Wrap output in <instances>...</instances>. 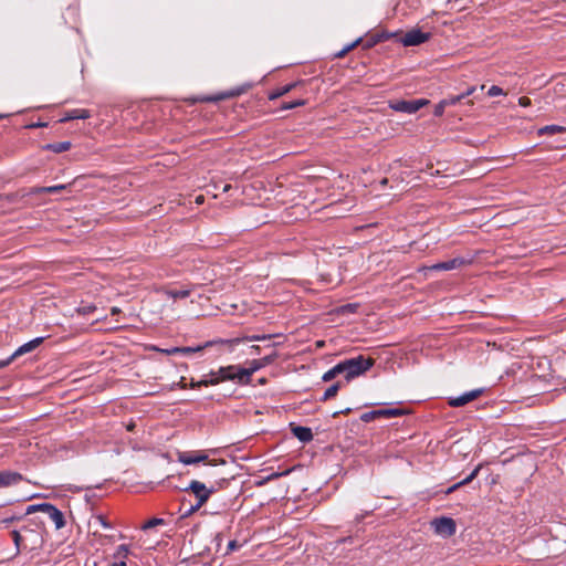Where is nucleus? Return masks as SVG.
Segmentation results:
<instances>
[{"label":"nucleus","mask_w":566,"mask_h":566,"mask_svg":"<svg viewBox=\"0 0 566 566\" xmlns=\"http://www.w3.org/2000/svg\"><path fill=\"white\" fill-rule=\"evenodd\" d=\"M482 465L479 464L478 467L474 468V470L467 476L464 478L463 480H461L459 483L461 484V486L463 485H467L469 484L470 482H472L479 474L480 470H481Z\"/></svg>","instance_id":"30"},{"label":"nucleus","mask_w":566,"mask_h":566,"mask_svg":"<svg viewBox=\"0 0 566 566\" xmlns=\"http://www.w3.org/2000/svg\"><path fill=\"white\" fill-rule=\"evenodd\" d=\"M565 132V127L558 125H547L538 129V135H554Z\"/></svg>","instance_id":"23"},{"label":"nucleus","mask_w":566,"mask_h":566,"mask_svg":"<svg viewBox=\"0 0 566 566\" xmlns=\"http://www.w3.org/2000/svg\"><path fill=\"white\" fill-rule=\"evenodd\" d=\"M167 355L180 354V347H171L164 350Z\"/></svg>","instance_id":"41"},{"label":"nucleus","mask_w":566,"mask_h":566,"mask_svg":"<svg viewBox=\"0 0 566 566\" xmlns=\"http://www.w3.org/2000/svg\"><path fill=\"white\" fill-rule=\"evenodd\" d=\"M360 42V39H357L356 41H354L352 44L347 45L346 48H344L338 54L337 56L342 57L344 56L347 52H349L352 49H354L358 43Z\"/></svg>","instance_id":"37"},{"label":"nucleus","mask_w":566,"mask_h":566,"mask_svg":"<svg viewBox=\"0 0 566 566\" xmlns=\"http://www.w3.org/2000/svg\"><path fill=\"white\" fill-rule=\"evenodd\" d=\"M35 512H43L54 523L56 530H61L65 526L64 514L51 503H40L29 505L25 510L24 515H30Z\"/></svg>","instance_id":"4"},{"label":"nucleus","mask_w":566,"mask_h":566,"mask_svg":"<svg viewBox=\"0 0 566 566\" xmlns=\"http://www.w3.org/2000/svg\"><path fill=\"white\" fill-rule=\"evenodd\" d=\"M8 365H10V359L0 360V369L7 367Z\"/></svg>","instance_id":"45"},{"label":"nucleus","mask_w":566,"mask_h":566,"mask_svg":"<svg viewBox=\"0 0 566 566\" xmlns=\"http://www.w3.org/2000/svg\"><path fill=\"white\" fill-rule=\"evenodd\" d=\"M430 38L429 33H424L419 29H413L405 33L401 38V43L405 46H416L424 43Z\"/></svg>","instance_id":"10"},{"label":"nucleus","mask_w":566,"mask_h":566,"mask_svg":"<svg viewBox=\"0 0 566 566\" xmlns=\"http://www.w3.org/2000/svg\"><path fill=\"white\" fill-rule=\"evenodd\" d=\"M240 547H241V545H240L237 541H234V539H233V541H230V542L228 543L226 554H229V553H231V552H234V551L239 549Z\"/></svg>","instance_id":"38"},{"label":"nucleus","mask_w":566,"mask_h":566,"mask_svg":"<svg viewBox=\"0 0 566 566\" xmlns=\"http://www.w3.org/2000/svg\"><path fill=\"white\" fill-rule=\"evenodd\" d=\"M429 103L428 99L420 98V99H412V101H397L390 105V107L396 112H402L407 114H415L420 108H422L424 105Z\"/></svg>","instance_id":"7"},{"label":"nucleus","mask_w":566,"mask_h":566,"mask_svg":"<svg viewBox=\"0 0 566 566\" xmlns=\"http://www.w3.org/2000/svg\"><path fill=\"white\" fill-rule=\"evenodd\" d=\"M71 146L72 145L70 142H60V143L48 144L44 146V149L51 150L55 154H61V153L67 151L71 148Z\"/></svg>","instance_id":"20"},{"label":"nucleus","mask_w":566,"mask_h":566,"mask_svg":"<svg viewBox=\"0 0 566 566\" xmlns=\"http://www.w3.org/2000/svg\"><path fill=\"white\" fill-rule=\"evenodd\" d=\"M402 413L403 411L399 408L377 409L363 413L360 416V420L364 422H370L379 417L392 418L401 416Z\"/></svg>","instance_id":"9"},{"label":"nucleus","mask_w":566,"mask_h":566,"mask_svg":"<svg viewBox=\"0 0 566 566\" xmlns=\"http://www.w3.org/2000/svg\"><path fill=\"white\" fill-rule=\"evenodd\" d=\"M22 480H23L22 474H20L18 472L10 471V470L0 471V489L15 485L19 482H21Z\"/></svg>","instance_id":"15"},{"label":"nucleus","mask_w":566,"mask_h":566,"mask_svg":"<svg viewBox=\"0 0 566 566\" xmlns=\"http://www.w3.org/2000/svg\"><path fill=\"white\" fill-rule=\"evenodd\" d=\"M430 524L434 533L444 538L454 535L457 531L454 520L448 516L433 518Z\"/></svg>","instance_id":"6"},{"label":"nucleus","mask_w":566,"mask_h":566,"mask_svg":"<svg viewBox=\"0 0 566 566\" xmlns=\"http://www.w3.org/2000/svg\"><path fill=\"white\" fill-rule=\"evenodd\" d=\"M196 201H197L198 203H201V202L203 201L202 196L197 197Z\"/></svg>","instance_id":"50"},{"label":"nucleus","mask_w":566,"mask_h":566,"mask_svg":"<svg viewBox=\"0 0 566 566\" xmlns=\"http://www.w3.org/2000/svg\"><path fill=\"white\" fill-rule=\"evenodd\" d=\"M462 264H464V260L462 258H454L444 262L436 263L430 269L434 271H451L460 268Z\"/></svg>","instance_id":"16"},{"label":"nucleus","mask_w":566,"mask_h":566,"mask_svg":"<svg viewBox=\"0 0 566 566\" xmlns=\"http://www.w3.org/2000/svg\"><path fill=\"white\" fill-rule=\"evenodd\" d=\"M532 104L531 99L526 96H522L518 98V105L522 107H528Z\"/></svg>","instance_id":"39"},{"label":"nucleus","mask_w":566,"mask_h":566,"mask_svg":"<svg viewBox=\"0 0 566 566\" xmlns=\"http://www.w3.org/2000/svg\"><path fill=\"white\" fill-rule=\"evenodd\" d=\"M209 376H212L217 380V384L226 380H232L239 384V365L220 367L217 371H211Z\"/></svg>","instance_id":"8"},{"label":"nucleus","mask_w":566,"mask_h":566,"mask_svg":"<svg viewBox=\"0 0 566 566\" xmlns=\"http://www.w3.org/2000/svg\"><path fill=\"white\" fill-rule=\"evenodd\" d=\"M482 391H483L482 389H473V390L467 391L458 397L449 398L448 402L451 407H454V408L462 407V406L473 401L478 397H480Z\"/></svg>","instance_id":"11"},{"label":"nucleus","mask_w":566,"mask_h":566,"mask_svg":"<svg viewBox=\"0 0 566 566\" xmlns=\"http://www.w3.org/2000/svg\"><path fill=\"white\" fill-rule=\"evenodd\" d=\"M7 116H8V115H6V114H0V119L4 118V117H7Z\"/></svg>","instance_id":"54"},{"label":"nucleus","mask_w":566,"mask_h":566,"mask_svg":"<svg viewBox=\"0 0 566 566\" xmlns=\"http://www.w3.org/2000/svg\"><path fill=\"white\" fill-rule=\"evenodd\" d=\"M373 358H366L363 355L345 359L338 363L340 375L344 376L346 381H350L365 374L374 366Z\"/></svg>","instance_id":"1"},{"label":"nucleus","mask_w":566,"mask_h":566,"mask_svg":"<svg viewBox=\"0 0 566 566\" xmlns=\"http://www.w3.org/2000/svg\"><path fill=\"white\" fill-rule=\"evenodd\" d=\"M44 340V337H36L34 339H31L30 342L21 345L15 349V352L8 358L10 359V364L14 360V358L22 356L27 353H30L38 348Z\"/></svg>","instance_id":"14"},{"label":"nucleus","mask_w":566,"mask_h":566,"mask_svg":"<svg viewBox=\"0 0 566 566\" xmlns=\"http://www.w3.org/2000/svg\"><path fill=\"white\" fill-rule=\"evenodd\" d=\"M166 295L172 300H177V298H186L190 295V291L189 290H185V289H181V290H167L166 292Z\"/></svg>","instance_id":"24"},{"label":"nucleus","mask_w":566,"mask_h":566,"mask_svg":"<svg viewBox=\"0 0 566 566\" xmlns=\"http://www.w3.org/2000/svg\"><path fill=\"white\" fill-rule=\"evenodd\" d=\"M459 488H461V484L458 482V483L451 485L450 488H448L447 491H446V494H451L452 492H454Z\"/></svg>","instance_id":"43"},{"label":"nucleus","mask_w":566,"mask_h":566,"mask_svg":"<svg viewBox=\"0 0 566 566\" xmlns=\"http://www.w3.org/2000/svg\"><path fill=\"white\" fill-rule=\"evenodd\" d=\"M222 483H227V480L226 479H222L221 482L219 483L220 484V488L222 486Z\"/></svg>","instance_id":"53"},{"label":"nucleus","mask_w":566,"mask_h":566,"mask_svg":"<svg viewBox=\"0 0 566 566\" xmlns=\"http://www.w3.org/2000/svg\"><path fill=\"white\" fill-rule=\"evenodd\" d=\"M277 353L275 350H272L271 354L264 356L263 358H261V364H262V367H265L270 364H272L276 358H277Z\"/></svg>","instance_id":"32"},{"label":"nucleus","mask_w":566,"mask_h":566,"mask_svg":"<svg viewBox=\"0 0 566 566\" xmlns=\"http://www.w3.org/2000/svg\"><path fill=\"white\" fill-rule=\"evenodd\" d=\"M303 104H304V101L298 99V101H295V102H293V103H291V104L286 105V106H285V108L291 109V108H294V107H296V106H301V105H303Z\"/></svg>","instance_id":"42"},{"label":"nucleus","mask_w":566,"mask_h":566,"mask_svg":"<svg viewBox=\"0 0 566 566\" xmlns=\"http://www.w3.org/2000/svg\"><path fill=\"white\" fill-rule=\"evenodd\" d=\"M263 368L260 359H253L248 368L239 366V384L248 385L251 380V376Z\"/></svg>","instance_id":"12"},{"label":"nucleus","mask_w":566,"mask_h":566,"mask_svg":"<svg viewBox=\"0 0 566 566\" xmlns=\"http://www.w3.org/2000/svg\"><path fill=\"white\" fill-rule=\"evenodd\" d=\"M164 524H165V520L159 518V517H154V518H150L149 521H147V522L142 526V528H143L144 531H146V530L153 528V527L158 526V525H164Z\"/></svg>","instance_id":"31"},{"label":"nucleus","mask_w":566,"mask_h":566,"mask_svg":"<svg viewBox=\"0 0 566 566\" xmlns=\"http://www.w3.org/2000/svg\"><path fill=\"white\" fill-rule=\"evenodd\" d=\"M187 490H190L198 500L197 504L189 510L192 513L201 507L218 489L214 485L207 488L205 483L193 480Z\"/></svg>","instance_id":"5"},{"label":"nucleus","mask_w":566,"mask_h":566,"mask_svg":"<svg viewBox=\"0 0 566 566\" xmlns=\"http://www.w3.org/2000/svg\"><path fill=\"white\" fill-rule=\"evenodd\" d=\"M292 433L303 443H307L313 440V433L308 427L293 426Z\"/></svg>","instance_id":"17"},{"label":"nucleus","mask_w":566,"mask_h":566,"mask_svg":"<svg viewBox=\"0 0 566 566\" xmlns=\"http://www.w3.org/2000/svg\"><path fill=\"white\" fill-rule=\"evenodd\" d=\"M475 91H476V87L475 86H471L464 93H462L461 95H464V98H465V97L472 95Z\"/></svg>","instance_id":"44"},{"label":"nucleus","mask_w":566,"mask_h":566,"mask_svg":"<svg viewBox=\"0 0 566 566\" xmlns=\"http://www.w3.org/2000/svg\"><path fill=\"white\" fill-rule=\"evenodd\" d=\"M98 522L104 528H111V524L106 521V518L102 515L97 516Z\"/></svg>","instance_id":"40"},{"label":"nucleus","mask_w":566,"mask_h":566,"mask_svg":"<svg viewBox=\"0 0 566 566\" xmlns=\"http://www.w3.org/2000/svg\"><path fill=\"white\" fill-rule=\"evenodd\" d=\"M377 41H373L371 43H368L367 46H371L373 44H375Z\"/></svg>","instance_id":"55"},{"label":"nucleus","mask_w":566,"mask_h":566,"mask_svg":"<svg viewBox=\"0 0 566 566\" xmlns=\"http://www.w3.org/2000/svg\"><path fill=\"white\" fill-rule=\"evenodd\" d=\"M23 518L22 515L11 514L7 515L0 520V528H8L13 522L21 521Z\"/></svg>","instance_id":"26"},{"label":"nucleus","mask_w":566,"mask_h":566,"mask_svg":"<svg viewBox=\"0 0 566 566\" xmlns=\"http://www.w3.org/2000/svg\"><path fill=\"white\" fill-rule=\"evenodd\" d=\"M66 188L65 185H55L49 187H38L32 190V193H55L64 190Z\"/></svg>","instance_id":"22"},{"label":"nucleus","mask_w":566,"mask_h":566,"mask_svg":"<svg viewBox=\"0 0 566 566\" xmlns=\"http://www.w3.org/2000/svg\"><path fill=\"white\" fill-rule=\"evenodd\" d=\"M447 108V106L444 105L443 101L441 99L436 106H434V109H433V115L437 116V117H440L443 115L444 113V109Z\"/></svg>","instance_id":"34"},{"label":"nucleus","mask_w":566,"mask_h":566,"mask_svg":"<svg viewBox=\"0 0 566 566\" xmlns=\"http://www.w3.org/2000/svg\"><path fill=\"white\" fill-rule=\"evenodd\" d=\"M10 534L15 546V554H19L22 549L29 548V544L22 534L21 527L19 530H12Z\"/></svg>","instance_id":"19"},{"label":"nucleus","mask_w":566,"mask_h":566,"mask_svg":"<svg viewBox=\"0 0 566 566\" xmlns=\"http://www.w3.org/2000/svg\"><path fill=\"white\" fill-rule=\"evenodd\" d=\"M197 385L199 387H201V386H205V387L214 386V385H217V380L212 376H209V378H205V379H201V380L197 381Z\"/></svg>","instance_id":"35"},{"label":"nucleus","mask_w":566,"mask_h":566,"mask_svg":"<svg viewBox=\"0 0 566 566\" xmlns=\"http://www.w3.org/2000/svg\"><path fill=\"white\" fill-rule=\"evenodd\" d=\"M251 348L253 349V352H254L255 354H259V353H260V346L254 345V346H252Z\"/></svg>","instance_id":"48"},{"label":"nucleus","mask_w":566,"mask_h":566,"mask_svg":"<svg viewBox=\"0 0 566 566\" xmlns=\"http://www.w3.org/2000/svg\"><path fill=\"white\" fill-rule=\"evenodd\" d=\"M230 188H231V186H230V185H226V186L223 187V191H224V192H227Z\"/></svg>","instance_id":"51"},{"label":"nucleus","mask_w":566,"mask_h":566,"mask_svg":"<svg viewBox=\"0 0 566 566\" xmlns=\"http://www.w3.org/2000/svg\"><path fill=\"white\" fill-rule=\"evenodd\" d=\"M239 340H240L239 338H230V339L217 338V339L208 340L201 345L193 346V347L192 346L180 347V354L189 355L192 353H199L209 347H216L219 353H223V352L231 353L234 350V345Z\"/></svg>","instance_id":"3"},{"label":"nucleus","mask_w":566,"mask_h":566,"mask_svg":"<svg viewBox=\"0 0 566 566\" xmlns=\"http://www.w3.org/2000/svg\"><path fill=\"white\" fill-rule=\"evenodd\" d=\"M462 99H464V95H452V96H448L446 98H443V103L447 107L449 106H454L457 105L458 103H460Z\"/></svg>","instance_id":"29"},{"label":"nucleus","mask_w":566,"mask_h":566,"mask_svg":"<svg viewBox=\"0 0 566 566\" xmlns=\"http://www.w3.org/2000/svg\"><path fill=\"white\" fill-rule=\"evenodd\" d=\"M127 552L128 549L126 545H119L115 553V557L119 558V560L111 563L108 566H126V562L124 560V558L126 557Z\"/></svg>","instance_id":"21"},{"label":"nucleus","mask_w":566,"mask_h":566,"mask_svg":"<svg viewBox=\"0 0 566 566\" xmlns=\"http://www.w3.org/2000/svg\"><path fill=\"white\" fill-rule=\"evenodd\" d=\"M338 375H340V369H339V366H338V364H337V365H335L333 368H331L329 370H327V371L323 375L322 379H323L324 381H331L332 379H334V378H335V377H337Z\"/></svg>","instance_id":"28"},{"label":"nucleus","mask_w":566,"mask_h":566,"mask_svg":"<svg viewBox=\"0 0 566 566\" xmlns=\"http://www.w3.org/2000/svg\"><path fill=\"white\" fill-rule=\"evenodd\" d=\"M504 94H505L504 91L497 85H492L488 91V95L491 97L504 95Z\"/></svg>","instance_id":"33"},{"label":"nucleus","mask_w":566,"mask_h":566,"mask_svg":"<svg viewBox=\"0 0 566 566\" xmlns=\"http://www.w3.org/2000/svg\"><path fill=\"white\" fill-rule=\"evenodd\" d=\"M293 86L294 85H292V84L283 86L275 94L271 95V98H275V97L286 94L287 92H290L292 90Z\"/></svg>","instance_id":"36"},{"label":"nucleus","mask_w":566,"mask_h":566,"mask_svg":"<svg viewBox=\"0 0 566 566\" xmlns=\"http://www.w3.org/2000/svg\"><path fill=\"white\" fill-rule=\"evenodd\" d=\"M21 530L30 549H36L43 545L45 527L42 520L39 517L30 518L21 526Z\"/></svg>","instance_id":"2"},{"label":"nucleus","mask_w":566,"mask_h":566,"mask_svg":"<svg viewBox=\"0 0 566 566\" xmlns=\"http://www.w3.org/2000/svg\"><path fill=\"white\" fill-rule=\"evenodd\" d=\"M339 388H340V382L339 381H337V382L333 384L332 386H329L325 390V392H324V395L322 397V400L326 401V400L332 399L333 397H335L337 395Z\"/></svg>","instance_id":"25"},{"label":"nucleus","mask_w":566,"mask_h":566,"mask_svg":"<svg viewBox=\"0 0 566 566\" xmlns=\"http://www.w3.org/2000/svg\"><path fill=\"white\" fill-rule=\"evenodd\" d=\"M190 387H191V388H197V387H199V386L197 385V381H193V380H192V381L190 382Z\"/></svg>","instance_id":"49"},{"label":"nucleus","mask_w":566,"mask_h":566,"mask_svg":"<svg viewBox=\"0 0 566 566\" xmlns=\"http://www.w3.org/2000/svg\"><path fill=\"white\" fill-rule=\"evenodd\" d=\"M91 117V113L84 108L70 109L65 113L64 117L61 118V123H65L73 119H86Z\"/></svg>","instance_id":"18"},{"label":"nucleus","mask_w":566,"mask_h":566,"mask_svg":"<svg viewBox=\"0 0 566 566\" xmlns=\"http://www.w3.org/2000/svg\"><path fill=\"white\" fill-rule=\"evenodd\" d=\"M210 465H217L218 464V461L217 460H212V461H209L208 462ZM219 463L220 464H226V461L224 460H219Z\"/></svg>","instance_id":"46"},{"label":"nucleus","mask_w":566,"mask_h":566,"mask_svg":"<svg viewBox=\"0 0 566 566\" xmlns=\"http://www.w3.org/2000/svg\"><path fill=\"white\" fill-rule=\"evenodd\" d=\"M287 473H289V471H285L284 473H275L273 476L285 475V474H287Z\"/></svg>","instance_id":"52"},{"label":"nucleus","mask_w":566,"mask_h":566,"mask_svg":"<svg viewBox=\"0 0 566 566\" xmlns=\"http://www.w3.org/2000/svg\"><path fill=\"white\" fill-rule=\"evenodd\" d=\"M178 461L185 465H191L199 462L208 461V455L202 451L197 452H180L178 454Z\"/></svg>","instance_id":"13"},{"label":"nucleus","mask_w":566,"mask_h":566,"mask_svg":"<svg viewBox=\"0 0 566 566\" xmlns=\"http://www.w3.org/2000/svg\"><path fill=\"white\" fill-rule=\"evenodd\" d=\"M45 126H46V123H40V122H39V123H35V124L30 125V127H32V128H33V127H45Z\"/></svg>","instance_id":"47"},{"label":"nucleus","mask_w":566,"mask_h":566,"mask_svg":"<svg viewBox=\"0 0 566 566\" xmlns=\"http://www.w3.org/2000/svg\"><path fill=\"white\" fill-rule=\"evenodd\" d=\"M272 337V335H251V336H245V337H238L240 340L234 345V347L237 345H239L240 343H245V342H259V340H266V339H270Z\"/></svg>","instance_id":"27"}]
</instances>
